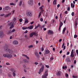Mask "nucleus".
Segmentation results:
<instances>
[{
  "label": "nucleus",
  "instance_id": "obj_1",
  "mask_svg": "<svg viewBox=\"0 0 78 78\" xmlns=\"http://www.w3.org/2000/svg\"><path fill=\"white\" fill-rule=\"evenodd\" d=\"M13 20L14 21H12L11 22V23H9L8 24V25L9 26H10V29H11L12 28L14 27V24H16V18H14Z\"/></svg>",
  "mask_w": 78,
  "mask_h": 78
},
{
  "label": "nucleus",
  "instance_id": "obj_2",
  "mask_svg": "<svg viewBox=\"0 0 78 78\" xmlns=\"http://www.w3.org/2000/svg\"><path fill=\"white\" fill-rule=\"evenodd\" d=\"M3 56L5 58V57H7V58H12V55L10 54H8L7 53L5 54H3Z\"/></svg>",
  "mask_w": 78,
  "mask_h": 78
},
{
  "label": "nucleus",
  "instance_id": "obj_3",
  "mask_svg": "<svg viewBox=\"0 0 78 78\" xmlns=\"http://www.w3.org/2000/svg\"><path fill=\"white\" fill-rule=\"evenodd\" d=\"M48 72L47 70H46L45 71L44 74L43 76H42V78H47V76H48V72Z\"/></svg>",
  "mask_w": 78,
  "mask_h": 78
},
{
  "label": "nucleus",
  "instance_id": "obj_4",
  "mask_svg": "<svg viewBox=\"0 0 78 78\" xmlns=\"http://www.w3.org/2000/svg\"><path fill=\"white\" fill-rule=\"evenodd\" d=\"M6 51H9V53H11V54H13V53H14V51H12V50L8 48L7 49Z\"/></svg>",
  "mask_w": 78,
  "mask_h": 78
},
{
  "label": "nucleus",
  "instance_id": "obj_5",
  "mask_svg": "<svg viewBox=\"0 0 78 78\" xmlns=\"http://www.w3.org/2000/svg\"><path fill=\"white\" fill-rule=\"evenodd\" d=\"M28 3L30 6H32L33 5V0H29L28 2Z\"/></svg>",
  "mask_w": 78,
  "mask_h": 78
},
{
  "label": "nucleus",
  "instance_id": "obj_6",
  "mask_svg": "<svg viewBox=\"0 0 78 78\" xmlns=\"http://www.w3.org/2000/svg\"><path fill=\"white\" fill-rule=\"evenodd\" d=\"M47 33H48V34L49 35H51V34H53L54 32L53 31L51 30H49L47 32Z\"/></svg>",
  "mask_w": 78,
  "mask_h": 78
},
{
  "label": "nucleus",
  "instance_id": "obj_7",
  "mask_svg": "<svg viewBox=\"0 0 78 78\" xmlns=\"http://www.w3.org/2000/svg\"><path fill=\"white\" fill-rule=\"evenodd\" d=\"M30 37H33L34 35V36H37V34L36 33V32H32V33H30Z\"/></svg>",
  "mask_w": 78,
  "mask_h": 78
},
{
  "label": "nucleus",
  "instance_id": "obj_8",
  "mask_svg": "<svg viewBox=\"0 0 78 78\" xmlns=\"http://www.w3.org/2000/svg\"><path fill=\"white\" fill-rule=\"evenodd\" d=\"M27 16L31 17L33 16V13L31 12H29L27 13Z\"/></svg>",
  "mask_w": 78,
  "mask_h": 78
},
{
  "label": "nucleus",
  "instance_id": "obj_9",
  "mask_svg": "<svg viewBox=\"0 0 78 78\" xmlns=\"http://www.w3.org/2000/svg\"><path fill=\"white\" fill-rule=\"evenodd\" d=\"M44 5L41 6L39 8V9L41 12H44Z\"/></svg>",
  "mask_w": 78,
  "mask_h": 78
},
{
  "label": "nucleus",
  "instance_id": "obj_10",
  "mask_svg": "<svg viewBox=\"0 0 78 78\" xmlns=\"http://www.w3.org/2000/svg\"><path fill=\"white\" fill-rule=\"evenodd\" d=\"M11 70H12V72H13V76H16V73H15V70L14 69H13V68H12L11 69Z\"/></svg>",
  "mask_w": 78,
  "mask_h": 78
},
{
  "label": "nucleus",
  "instance_id": "obj_11",
  "mask_svg": "<svg viewBox=\"0 0 78 78\" xmlns=\"http://www.w3.org/2000/svg\"><path fill=\"white\" fill-rule=\"evenodd\" d=\"M71 57L72 58H73L74 57V54L73 53V50H72L71 53V55H70Z\"/></svg>",
  "mask_w": 78,
  "mask_h": 78
},
{
  "label": "nucleus",
  "instance_id": "obj_12",
  "mask_svg": "<svg viewBox=\"0 0 78 78\" xmlns=\"http://www.w3.org/2000/svg\"><path fill=\"white\" fill-rule=\"evenodd\" d=\"M44 66H41V68H40V71L41 72H43L44 71Z\"/></svg>",
  "mask_w": 78,
  "mask_h": 78
},
{
  "label": "nucleus",
  "instance_id": "obj_13",
  "mask_svg": "<svg viewBox=\"0 0 78 78\" xmlns=\"http://www.w3.org/2000/svg\"><path fill=\"white\" fill-rule=\"evenodd\" d=\"M4 36V33L3 32V31H2L0 32V37H3Z\"/></svg>",
  "mask_w": 78,
  "mask_h": 78
},
{
  "label": "nucleus",
  "instance_id": "obj_14",
  "mask_svg": "<svg viewBox=\"0 0 78 78\" xmlns=\"http://www.w3.org/2000/svg\"><path fill=\"white\" fill-rule=\"evenodd\" d=\"M11 14V13H9L7 14H6L4 16V17H9L10 15Z\"/></svg>",
  "mask_w": 78,
  "mask_h": 78
},
{
  "label": "nucleus",
  "instance_id": "obj_15",
  "mask_svg": "<svg viewBox=\"0 0 78 78\" xmlns=\"http://www.w3.org/2000/svg\"><path fill=\"white\" fill-rule=\"evenodd\" d=\"M57 75L58 76H61V72L59 71L57 73Z\"/></svg>",
  "mask_w": 78,
  "mask_h": 78
},
{
  "label": "nucleus",
  "instance_id": "obj_16",
  "mask_svg": "<svg viewBox=\"0 0 78 78\" xmlns=\"http://www.w3.org/2000/svg\"><path fill=\"white\" fill-rule=\"evenodd\" d=\"M22 0L20 1L19 4V5L20 6H22Z\"/></svg>",
  "mask_w": 78,
  "mask_h": 78
},
{
  "label": "nucleus",
  "instance_id": "obj_17",
  "mask_svg": "<svg viewBox=\"0 0 78 78\" xmlns=\"http://www.w3.org/2000/svg\"><path fill=\"white\" fill-rule=\"evenodd\" d=\"M13 43L15 45H17L18 44V41H17L15 40L13 41Z\"/></svg>",
  "mask_w": 78,
  "mask_h": 78
},
{
  "label": "nucleus",
  "instance_id": "obj_18",
  "mask_svg": "<svg viewBox=\"0 0 78 78\" xmlns=\"http://www.w3.org/2000/svg\"><path fill=\"white\" fill-rule=\"evenodd\" d=\"M5 10L6 11H8V10H9H9H10V9H11V7H5Z\"/></svg>",
  "mask_w": 78,
  "mask_h": 78
},
{
  "label": "nucleus",
  "instance_id": "obj_19",
  "mask_svg": "<svg viewBox=\"0 0 78 78\" xmlns=\"http://www.w3.org/2000/svg\"><path fill=\"white\" fill-rule=\"evenodd\" d=\"M28 27V28H29L30 30H32L33 28V26H29Z\"/></svg>",
  "mask_w": 78,
  "mask_h": 78
},
{
  "label": "nucleus",
  "instance_id": "obj_20",
  "mask_svg": "<svg viewBox=\"0 0 78 78\" xmlns=\"http://www.w3.org/2000/svg\"><path fill=\"white\" fill-rule=\"evenodd\" d=\"M60 21V27H61L62 26V25H63V23H62V21H61V20H59Z\"/></svg>",
  "mask_w": 78,
  "mask_h": 78
},
{
  "label": "nucleus",
  "instance_id": "obj_21",
  "mask_svg": "<svg viewBox=\"0 0 78 78\" xmlns=\"http://www.w3.org/2000/svg\"><path fill=\"white\" fill-rule=\"evenodd\" d=\"M38 27H39V28H41V25L39 24H38V25L35 28V29H36V28H37Z\"/></svg>",
  "mask_w": 78,
  "mask_h": 78
},
{
  "label": "nucleus",
  "instance_id": "obj_22",
  "mask_svg": "<svg viewBox=\"0 0 78 78\" xmlns=\"http://www.w3.org/2000/svg\"><path fill=\"white\" fill-rule=\"evenodd\" d=\"M66 27H64L63 28V31H62V33L63 34H64V33H65V31H66Z\"/></svg>",
  "mask_w": 78,
  "mask_h": 78
},
{
  "label": "nucleus",
  "instance_id": "obj_23",
  "mask_svg": "<svg viewBox=\"0 0 78 78\" xmlns=\"http://www.w3.org/2000/svg\"><path fill=\"white\" fill-rule=\"evenodd\" d=\"M50 53V51H49L48 50H47L45 51V54H48V53Z\"/></svg>",
  "mask_w": 78,
  "mask_h": 78
},
{
  "label": "nucleus",
  "instance_id": "obj_24",
  "mask_svg": "<svg viewBox=\"0 0 78 78\" xmlns=\"http://www.w3.org/2000/svg\"><path fill=\"white\" fill-rule=\"evenodd\" d=\"M24 23H28V20L27 18H26Z\"/></svg>",
  "mask_w": 78,
  "mask_h": 78
},
{
  "label": "nucleus",
  "instance_id": "obj_25",
  "mask_svg": "<svg viewBox=\"0 0 78 78\" xmlns=\"http://www.w3.org/2000/svg\"><path fill=\"white\" fill-rule=\"evenodd\" d=\"M53 4L55 5H56V0H54L53 2Z\"/></svg>",
  "mask_w": 78,
  "mask_h": 78
},
{
  "label": "nucleus",
  "instance_id": "obj_26",
  "mask_svg": "<svg viewBox=\"0 0 78 78\" xmlns=\"http://www.w3.org/2000/svg\"><path fill=\"white\" fill-rule=\"evenodd\" d=\"M23 30H26V29H28V27H22Z\"/></svg>",
  "mask_w": 78,
  "mask_h": 78
},
{
  "label": "nucleus",
  "instance_id": "obj_27",
  "mask_svg": "<svg viewBox=\"0 0 78 78\" xmlns=\"http://www.w3.org/2000/svg\"><path fill=\"white\" fill-rule=\"evenodd\" d=\"M62 20V14H60V20Z\"/></svg>",
  "mask_w": 78,
  "mask_h": 78
},
{
  "label": "nucleus",
  "instance_id": "obj_28",
  "mask_svg": "<svg viewBox=\"0 0 78 78\" xmlns=\"http://www.w3.org/2000/svg\"><path fill=\"white\" fill-rule=\"evenodd\" d=\"M23 56H25V57H26L27 59H29V57H28V56H27V55L23 54Z\"/></svg>",
  "mask_w": 78,
  "mask_h": 78
},
{
  "label": "nucleus",
  "instance_id": "obj_29",
  "mask_svg": "<svg viewBox=\"0 0 78 78\" xmlns=\"http://www.w3.org/2000/svg\"><path fill=\"white\" fill-rule=\"evenodd\" d=\"M67 62H70V59L69 58H67Z\"/></svg>",
  "mask_w": 78,
  "mask_h": 78
},
{
  "label": "nucleus",
  "instance_id": "obj_30",
  "mask_svg": "<svg viewBox=\"0 0 78 78\" xmlns=\"http://www.w3.org/2000/svg\"><path fill=\"white\" fill-rule=\"evenodd\" d=\"M76 26H77V23H76V22L75 23V28H76Z\"/></svg>",
  "mask_w": 78,
  "mask_h": 78
},
{
  "label": "nucleus",
  "instance_id": "obj_31",
  "mask_svg": "<svg viewBox=\"0 0 78 78\" xmlns=\"http://www.w3.org/2000/svg\"><path fill=\"white\" fill-rule=\"evenodd\" d=\"M3 12H5V10H6V9L5 8H5H4L3 9Z\"/></svg>",
  "mask_w": 78,
  "mask_h": 78
},
{
  "label": "nucleus",
  "instance_id": "obj_32",
  "mask_svg": "<svg viewBox=\"0 0 78 78\" xmlns=\"http://www.w3.org/2000/svg\"><path fill=\"white\" fill-rule=\"evenodd\" d=\"M33 47V45H30L28 46L29 48H32Z\"/></svg>",
  "mask_w": 78,
  "mask_h": 78
},
{
  "label": "nucleus",
  "instance_id": "obj_33",
  "mask_svg": "<svg viewBox=\"0 0 78 78\" xmlns=\"http://www.w3.org/2000/svg\"><path fill=\"white\" fill-rule=\"evenodd\" d=\"M78 21V18H77V19H76V20L75 21V23L76 22L77 23Z\"/></svg>",
  "mask_w": 78,
  "mask_h": 78
},
{
  "label": "nucleus",
  "instance_id": "obj_34",
  "mask_svg": "<svg viewBox=\"0 0 78 78\" xmlns=\"http://www.w3.org/2000/svg\"><path fill=\"white\" fill-rule=\"evenodd\" d=\"M15 31H16V30H15L14 29H13L12 30L11 32L12 33H14V32H15Z\"/></svg>",
  "mask_w": 78,
  "mask_h": 78
},
{
  "label": "nucleus",
  "instance_id": "obj_35",
  "mask_svg": "<svg viewBox=\"0 0 78 78\" xmlns=\"http://www.w3.org/2000/svg\"><path fill=\"white\" fill-rule=\"evenodd\" d=\"M10 5H16V4H13V3H10Z\"/></svg>",
  "mask_w": 78,
  "mask_h": 78
},
{
  "label": "nucleus",
  "instance_id": "obj_36",
  "mask_svg": "<svg viewBox=\"0 0 78 78\" xmlns=\"http://www.w3.org/2000/svg\"><path fill=\"white\" fill-rule=\"evenodd\" d=\"M4 15H5L4 13H2L0 15V16H3Z\"/></svg>",
  "mask_w": 78,
  "mask_h": 78
},
{
  "label": "nucleus",
  "instance_id": "obj_37",
  "mask_svg": "<svg viewBox=\"0 0 78 78\" xmlns=\"http://www.w3.org/2000/svg\"><path fill=\"white\" fill-rule=\"evenodd\" d=\"M77 37V35L75 34L74 36V38H76Z\"/></svg>",
  "mask_w": 78,
  "mask_h": 78
},
{
  "label": "nucleus",
  "instance_id": "obj_38",
  "mask_svg": "<svg viewBox=\"0 0 78 78\" xmlns=\"http://www.w3.org/2000/svg\"><path fill=\"white\" fill-rule=\"evenodd\" d=\"M20 21V22H22V19H20L19 20Z\"/></svg>",
  "mask_w": 78,
  "mask_h": 78
},
{
  "label": "nucleus",
  "instance_id": "obj_39",
  "mask_svg": "<svg viewBox=\"0 0 78 78\" xmlns=\"http://www.w3.org/2000/svg\"><path fill=\"white\" fill-rule=\"evenodd\" d=\"M38 16H41V12H39Z\"/></svg>",
  "mask_w": 78,
  "mask_h": 78
},
{
  "label": "nucleus",
  "instance_id": "obj_40",
  "mask_svg": "<svg viewBox=\"0 0 78 78\" xmlns=\"http://www.w3.org/2000/svg\"><path fill=\"white\" fill-rule=\"evenodd\" d=\"M6 65H7V66H9V65H10V63L8 62H7L6 63Z\"/></svg>",
  "mask_w": 78,
  "mask_h": 78
},
{
  "label": "nucleus",
  "instance_id": "obj_41",
  "mask_svg": "<svg viewBox=\"0 0 78 78\" xmlns=\"http://www.w3.org/2000/svg\"><path fill=\"white\" fill-rule=\"evenodd\" d=\"M41 50L42 51H44V48L42 47L41 48Z\"/></svg>",
  "mask_w": 78,
  "mask_h": 78
},
{
  "label": "nucleus",
  "instance_id": "obj_42",
  "mask_svg": "<svg viewBox=\"0 0 78 78\" xmlns=\"http://www.w3.org/2000/svg\"><path fill=\"white\" fill-rule=\"evenodd\" d=\"M23 67L24 68H25V69H27V68L26 67V66H25V65H23Z\"/></svg>",
  "mask_w": 78,
  "mask_h": 78
},
{
  "label": "nucleus",
  "instance_id": "obj_43",
  "mask_svg": "<svg viewBox=\"0 0 78 78\" xmlns=\"http://www.w3.org/2000/svg\"><path fill=\"white\" fill-rule=\"evenodd\" d=\"M72 16H74V12H72Z\"/></svg>",
  "mask_w": 78,
  "mask_h": 78
},
{
  "label": "nucleus",
  "instance_id": "obj_44",
  "mask_svg": "<svg viewBox=\"0 0 78 78\" xmlns=\"http://www.w3.org/2000/svg\"><path fill=\"white\" fill-rule=\"evenodd\" d=\"M24 62H28V61H27V59H24Z\"/></svg>",
  "mask_w": 78,
  "mask_h": 78
},
{
  "label": "nucleus",
  "instance_id": "obj_45",
  "mask_svg": "<svg viewBox=\"0 0 78 78\" xmlns=\"http://www.w3.org/2000/svg\"><path fill=\"white\" fill-rule=\"evenodd\" d=\"M8 76H9V77H11V74H10V73H9L8 74Z\"/></svg>",
  "mask_w": 78,
  "mask_h": 78
},
{
  "label": "nucleus",
  "instance_id": "obj_46",
  "mask_svg": "<svg viewBox=\"0 0 78 78\" xmlns=\"http://www.w3.org/2000/svg\"><path fill=\"white\" fill-rule=\"evenodd\" d=\"M73 78H77V76H73Z\"/></svg>",
  "mask_w": 78,
  "mask_h": 78
},
{
  "label": "nucleus",
  "instance_id": "obj_47",
  "mask_svg": "<svg viewBox=\"0 0 78 78\" xmlns=\"http://www.w3.org/2000/svg\"><path fill=\"white\" fill-rule=\"evenodd\" d=\"M40 21H41V22H43V19L42 18H41Z\"/></svg>",
  "mask_w": 78,
  "mask_h": 78
},
{
  "label": "nucleus",
  "instance_id": "obj_48",
  "mask_svg": "<svg viewBox=\"0 0 78 78\" xmlns=\"http://www.w3.org/2000/svg\"><path fill=\"white\" fill-rule=\"evenodd\" d=\"M61 27H60L59 26V29H58V31H61Z\"/></svg>",
  "mask_w": 78,
  "mask_h": 78
},
{
  "label": "nucleus",
  "instance_id": "obj_49",
  "mask_svg": "<svg viewBox=\"0 0 78 78\" xmlns=\"http://www.w3.org/2000/svg\"><path fill=\"white\" fill-rule=\"evenodd\" d=\"M45 66L47 68H49V66L48 65H45Z\"/></svg>",
  "mask_w": 78,
  "mask_h": 78
},
{
  "label": "nucleus",
  "instance_id": "obj_50",
  "mask_svg": "<svg viewBox=\"0 0 78 78\" xmlns=\"http://www.w3.org/2000/svg\"><path fill=\"white\" fill-rule=\"evenodd\" d=\"M28 33V31L27 30H26L24 32V33L26 34L27 33Z\"/></svg>",
  "mask_w": 78,
  "mask_h": 78
},
{
  "label": "nucleus",
  "instance_id": "obj_51",
  "mask_svg": "<svg viewBox=\"0 0 78 78\" xmlns=\"http://www.w3.org/2000/svg\"><path fill=\"white\" fill-rule=\"evenodd\" d=\"M35 64H36V65H37L38 64V62H35L34 63Z\"/></svg>",
  "mask_w": 78,
  "mask_h": 78
},
{
  "label": "nucleus",
  "instance_id": "obj_52",
  "mask_svg": "<svg viewBox=\"0 0 78 78\" xmlns=\"http://www.w3.org/2000/svg\"><path fill=\"white\" fill-rule=\"evenodd\" d=\"M70 7H69L68 8V9H67V10L68 11H70Z\"/></svg>",
  "mask_w": 78,
  "mask_h": 78
},
{
  "label": "nucleus",
  "instance_id": "obj_53",
  "mask_svg": "<svg viewBox=\"0 0 78 78\" xmlns=\"http://www.w3.org/2000/svg\"><path fill=\"white\" fill-rule=\"evenodd\" d=\"M66 49V46H64L63 47V50H64Z\"/></svg>",
  "mask_w": 78,
  "mask_h": 78
},
{
  "label": "nucleus",
  "instance_id": "obj_54",
  "mask_svg": "<svg viewBox=\"0 0 78 78\" xmlns=\"http://www.w3.org/2000/svg\"><path fill=\"white\" fill-rule=\"evenodd\" d=\"M76 60H75L74 61V64H76Z\"/></svg>",
  "mask_w": 78,
  "mask_h": 78
},
{
  "label": "nucleus",
  "instance_id": "obj_55",
  "mask_svg": "<svg viewBox=\"0 0 78 78\" xmlns=\"http://www.w3.org/2000/svg\"><path fill=\"white\" fill-rule=\"evenodd\" d=\"M76 53H77V55H78V50H76Z\"/></svg>",
  "mask_w": 78,
  "mask_h": 78
},
{
  "label": "nucleus",
  "instance_id": "obj_56",
  "mask_svg": "<svg viewBox=\"0 0 78 78\" xmlns=\"http://www.w3.org/2000/svg\"><path fill=\"white\" fill-rule=\"evenodd\" d=\"M69 53H70L69 51H68L67 53V55H69Z\"/></svg>",
  "mask_w": 78,
  "mask_h": 78
},
{
  "label": "nucleus",
  "instance_id": "obj_57",
  "mask_svg": "<svg viewBox=\"0 0 78 78\" xmlns=\"http://www.w3.org/2000/svg\"><path fill=\"white\" fill-rule=\"evenodd\" d=\"M58 16H55V19H58Z\"/></svg>",
  "mask_w": 78,
  "mask_h": 78
},
{
  "label": "nucleus",
  "instance_id": "obj_58",
  "mask_svg": "<svg viewBox=\"0 0 78 78\" xmlns=\"http://www.w3.org/2000/svg\"><path fill=\"white\" fill-rule=\"evenodd\" d=\"M66 77H67L68 76V74L66 73Z\"/></svg>",
  "mask_w": 78,
  "mask_h": 78
},
{
  "label": "nucleus",
  "instance_id": "obj_59",
  "mask_svg": "<svg viewBox=\"0 0 78 78\" xmlns=\"http://www.w3.org/2000/svg\"><path fill=\"white\" fill-rule=\"evenodd\" d=\"M71 6L72 8V7H73V3H71Z\"/></svg>",
  "mask_w": 78,
  "mask_h": 78
},
{
  "label": "nucleus",
  "instance_id": "obj_60",
  "mask_svg": "<svg viewBox=\"0 0 78 78\" xmlns=\"http://www.w3.org/2000/svg\"><path fill=\"white\" fill-rule=\"evenodd\" d=\"M53 59H54V58H53V57H51V60H53Z\"/></svg>",
  "mask_w": 78,
  "mask_h": 78
},
{
  "label": "nucleus",
  "instance_id": "obj_61",
  "mask_svg": "<svg viewBox=\"0 0 78 78\" xmlns=\"http://www.w3.org/2000/svg\"><path fill=\"white\" fill-rule=\"evenodd\" d=\"M59 6H60V5L59 4H58L57 5V7H58V8H59Z\"/></svg>",
  "mask_w": 78,
  "mask_h": 78
},
{
  "label": "nucleus",
  "instance_id": "obj_62",
  "mask_svg": "<svg viewBox=\"0 0 78 78\" xmlns=\"http://www.w3.org/2000/svg\"><path fill=\"white\" fill-rule=\"evenodd\" d=\"M36 55L37 56H39V54H36Z\"/></svg>",
  "mask_w": 78,
  "mask_h": 78
},
{
  "label": "nucleus",
  "instance_id": "obj_63",
  "mask_svg": "<svg viewBox=\"0 0 78 78\" xmlns=\"http://www.w3.org/2000/svg\"><path fill=\"white\" fill-rule=\"evenodd\" d=\"M47 30V29L46 28H44V31H46V30Z\"/></svg>",
  "mask_w": 78,
  "mask_h": 78
},
{
  "label": "nucleus",
  "instance_id": "obj_64",
  "mask_svg": "<svg viewBox=\"0 0 78 78\" xmlns=\"http://www.w3.org/2000/svg\"><path fill=\"white\" fill-rule=\"evenodd\" d=\"M34 23V21H32V22L31 23H30V24H33V23Z\"/></svg>",
  "mask_w": 78,
  "mask_h": 78
}]
</instances>
